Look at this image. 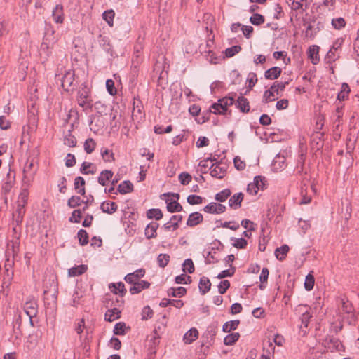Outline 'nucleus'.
<instances>
[{
	"label": "nucleus",
	"mask_w": 359,
	"mask_h": 359,
	"mask_svg": "<svg viewBox=\"0 0 359 359\" xmlns=\"http://www.w3.org/2000/svg\"><path fill=\"white\" fill-rule=\"evenodd\" d=\"M234 99L230 96H226L219 99L217 102L212 104L210 107V111L215 114H226L229 111L228 107L233 105Z\"/></svg>",
	"instance_id": "obj_1"
},
{
	"label": "nucleus",
	"mask_w": 359,
	"mask_h": 359,
	"mask_svg": "<svg viewBox=\"0 0 359 359\" xmlns=\"http://www.w3.org/2000/svg\"><path fill=\"white\" fill-rule=\"evenodd\" d=\"M323 345L331 352L337 351L341 352L344 351V347L341 342L337 338L328 336L323 341Z\"/></svg>",
	"instance_id": "obj_2"
},
{
	"label": "nucleus",
	"mask_w": 359,
	"mask_h": 359,
	"mask_svg": "<svg viewBox=\"0 0 359 359\" xmlns=\"http://www.w3.org/2000/svg\"><path fill=\"white\" fill-rule=\"evenodd\" d=\"M77 102L79 105L83 108L91 107L93 100L90 96V91L88 88L84 87L79 90Z\"/></svg>",
	"instance_id": "obj_3"
},
{
	"label": "nucleus",
	"mask_w": 359,
	"mask_h": 359,
	"mask_svg": "<svg viewBox=\"0 0 359 359\" xmlns=\"http://www.w3.org/2000/svg\"><path fill=\"white\" fill-rule=\"evenodd\" d=\"M24 311L30 319V323L33 325L32 318L37 314V303L33 297H28L24 304Z\"/></svg>",
	"instance_id": "obj_4"
},
{
	"label": "nucleus",
	"mask_w": 359,
	"mask_h": 359,
	"mask_svg": "<svg viewBox=\"0 0 359 359\" xmlns=\"http://www.w3.org/2000/svg\"><path fill=\"white\" fill-rule=\"evenodd\" d=\"M14 263L15 262L13 259H6V262L4 264L5 277L4 284L6 285L7 287L11 285L13 278L14 271L13 270V267L14 266Z\"/></svg>",
	"instance_id": "obj_5"
},
{
	"label": "nucleus",
	"mask_w": 359,
	"mask_h": 359,
	"mask_svg": "<svg viewBox=\"0 0 359 359\" xmlns=\"http://www.w3.org/2000/svg\"><path fill=\"white\" fill-rule=\"evenodd\" d=\"M226 172V166L222 162L212 163L210 166V175L212 177L222 179Z\"/></svg>",
	"instance_id": "obj_6"
},
{
	"label": "nucleus",
	"mask_w": 359,
	"mask_h": 359,
	"mask_svg": "<svg viewBox=\"0 0 359 359\" xmlns=\"http://www.w3.org/2000/svg\"><path fill=\"white\" fill-rule=\"evenodd\" d=\"M297 311L299 313H301L300 320L302 322V326L307 327L310 319L312 317L311 308L308 307L306 305H299L297 307Z\"/></svg>",
	"instance_id": "obj_7"
},
{
	"label": "nucleus",
	"mask_w": 359,
	"mask_h": 359,
	"mask_svg": "<svg viewBox=\"0 0 359 359\" xmlns=\"http://www.w3.org/2000/svg\"><path fill=\"white\" fill-rule=\"evenodd\" d=\"M226 206L215 202L210 203L204 207V212L210 214H222L226 211Z\"/></svg>",
	"instance_id": "obj_8"
},
{
	"label": "nucleus",
	"mask_w": 359,
	"mask_h": 359,
	"mask_svg": "<svg viewBox=\"0 0 359 359\" xmlns=\"http://www.w3.org/2000/svg\"><path fill=\"white\" fill-rule=\"evenodd\" d=\"M18 253V243L16 241H10L7 243L5 251L6 259H15Z\"/></svg>",
	"instance_id": "obj_9"
},
{
	"label": "nucleus",
	"mask_w": 359,
	"mask_h": 359,
	"mask_svg": "<svg viewBox=\"0 0 359 359\" xmlns=\"http://www.w3.org/2000/svg\"><path fill=\"white\" fill-rule=\"evenodd\" d=\"M74 81V72L71 70L67 71L61 79V86L65 90H68L69 88L73 84Z\"/></svg>",
	"instance_id": "obj_10"
},
{
	"label": "nucleus",
	"mask_w": 359,
	"mask_h": 359,
	"mask_svg": "<svg viewBox=\"0 0 359 359\" xmlns=\"http://www.w3.org/2000/svg\"><path fill=\"white\" fill-rule=\"evenodd\" d=\"M145 274V271L143 269H139L136 271H135L133 273L127 274L124 280L132 284L133 283H135L137 281H139L141 278H142Z\"/></svg>",
	"instance_id": "obj_11"
},
{
	"label": "nucleus",
	"mask_w": 359,
	"mask_h": 359,
	"mask_svg": "<svg viewBox=\"0 0 359 359\" xmlns=\"http://www.w3.org/2000/svg\"><path fill=\"white\" fill-rule=\"evenodd\" d=\"M104 126V123L101 116H95L90 123V128L95 133H98Z\"/></svg>",
	"instance_id": "obj_12"
},
{
	"label": "nucleus",
	"mask_w": 359,
	"mask_h": 359,
	"mask_svg": "<svg viewBox=\"0 0 359 359\" xmlns=\"http://www.w3.org/2000/svg\"><path fill=\"white\" fill-rule=\"evenodd\" d=\"M243 197L244 196L241 192L233 194L229 200V207L234 210L238 209L241 205Z\"/></svg>",
	"instance_id": "obj_13"
},
{
	"label": "nucleus",
	"mask_w": 359,
	"mask_h": 359,
	"mask_svg": "<svg viewBox=\"0 0 359 359\" xmlns=\"http://www.w3.org/2000/svg\"><path fill=\"white\" fill-rule=\"evenodd\" d=\"M132 284L133 285L129 290L132 294L140 293L142 290L149 288L150 286V283L146 280H139Z\"/></svg>",
	"instance_id": "obj_14"
},
{
	"label": "nucleus",
	"mask_w": 359,
	"mask_h": 359,
	"mask_svg": "<svg viewBox=\"0 0 359 359\" xmlns=\"http://www.w3.org/2000/svg\"><path fill=\"white\" fill-rule=\"evenodd\" d=\"M203 215L202 214L195 212L191 213L188 217L187 221V225L191 227L195 226L203 222Z\"/></svg>",
	"instance_id": "obj_15"
},
{
	"label": "nucleus",
	"mask_w": 359,
	"mask_h": 359,
	"mask_svg": "<svg viewBox=\"0 0 359 359\" xmlns=\"http://www.w3.org/2000/svg\"><path fill=\"white\" fill-rule=\"evenodd\" d=\"M198 337V332L196 328L192 327L189 330L183 337V341L186 344H190Z\"/></svg>",
	"instance_id": "obj_16"
},
{
	"label": "nucleus",
	"mask_w": 359,
	"mask_h": 359,
	"mask_svg": "<svg viewBox=\"0 0 359 359\" xmlns=\"http://www.w3.org/2000/svg\"><path fill=\"white\" fill-rule=\"evenodd\" d=\"M308 57L313 65H316L320 61L319 47L316 45L311 46L308 50Z\"/></svg>",
	"instance_id": "obj_17"
},
{
	"label": "nucleus",
	"mask_w": 359,
	"mask_h": 359,
	"mask_svg": "<svg viewBox=\"0 0 359 359\" xmlns=\"http://www.w3.org/2000/svg\"><path fill=\"white\" fill-rule=\"evenodd\" d=\"M159 224L156 222H151L147 226L144 230V234L147 238L151 239L156 237V230Z\"/></svg>",
	"instance_id": "obj_18"
},
{
	"label": "nucleus",
	"mask_w": 359,
	"mask_h": 359,
	"mask_svg": "<svg viewBox=\"0 0 359 359\" xmlns=\"http://www.w3.org/2000/svg\"><path fill=\"white\" fill-rule=\"evenodd\" d=\"M211 287V283L208 278L203 276L200 278L198 288L202 295L205 294Z\"/></svg>",
	"instance_id": "obj_19"
},
{
	"label": "nucleus",
	"mask_w": 359,
	"mask_h": 359,
	"mask_svg": "<svg viewBox=\"0 0 359 359\" xmlns=\"http://www.w3.org/2000/svg\"><path fill=\"white\" fill-rule=\"evenodd\" d=\"M235 104L241 112L248 113L250 111L249 102L247 98L242 95L238 97Z\"/></svg>",
	"instance_id": "obj_20"
},
{
	"label": "nucleus",
	"mask_w": 359,
	"mask_h": 359,
	"mask_svg": "<svg viewBox=\"0 0 359 359\" xmlns=\"http://www.w3.org/2000/svg\"><path fill=\"white\" fill-rule=\"evenodd\" d=\"M88 269L87 265L81 264L70 268L68 270V275L70 277H75L83 274Z\"/></svg>",
	"instance_id": "obj_21"
},
{
	"label": "nucleus",
	"mask_w": 359,
	"mask_h": 359,
	"mask_svg": "<svg viewBox=\"0 0 359 359\" xmlns=\"http://www.w3.org/2000/svg\"><path fill=\"white\" fill-rule=\"evenodd\" d=\"M113 175L114 173L111 170H102L100 172V176L98 177V183L102 186L107 185V182L113 177Z\"/></svg>",
	"instance_id": "obj_22"
},
{
	"label": "nucleus",
	"mask_w": 359,
	"mask_h": 359,
	"mask_svg": "<svg viewBox=\"0 0 359 359\" xmlns=\"http://www.w3.org/2000/svg\"><path fill=\"white\" fill-rule=\"evenodd\" d=\"M25 213V206L17 205V208L15 212L13 214V220L16 225H20L22 220Z\"/></svg>",
	"instance_id": "obj_23"
},
{
	"label": "nucleus",
	"mask_w": 359,
	"mask_h": 359,
	"mask_svg": "<svg viewBox=\"0 0 359 359\" xmlns=\"http://www.w3.org/2000/svg\"><path fill=\"white\" fill-rule=\"evenodd\" d=\"M341 304L342 311L344 312L345 313H347L350 316L351 321L355 320V313H353V307L352 306V304L349 301H344V299L341 300Z\"/></svg>",
	"instance_id": "obj_24"
},
{
	"label": "nucleus",
	"mask_w": 359,
	"mask_h": 359,
	"mask_svg": "<svg viewBox=\"0 0 359 359\" xmlns=\"http://www.w3.org/2000/svg\"><path fill=\"white\" fill-rule=\"evenodd\" d=\"M109 287L113 293L116 294H119L121 297L124 296L126 293L125 285L122 282L111 283L109 284Z\"/></svg>",
	"instance_id": "obj_25"
},
{
	"label": "nucleus",
	"mask_w": 359,
	"mask_h": 359,
	"mask_svg": "<svg viewBox=\"0 0 359 359\" xmlns=\"http://www.w3.org/2000/svg\"><path fill=\"white\" fill-rule=\"evenodd\" d=\"M281 72V68L278 67H273L265 72L264 76L266 79L273 80L279 77Z\"/></svg>",
	"instance_id": "obj_26"
},
{
	"label": "nucleus",
	"mask_w": 359,
	"mask_h": 359,
	"mask_svg": "<svg viewBox=\"0 0 359 359\" xmlns=\"http://www.w3.org/2000/svg\"><path fill=\"white\" fill-rule=\"evenodd\" d=\"M121 316V311L118 308H113L107 310L105 313L104 318L107 321L112 322L118 319Z\"/></svg>",
	"instance_id": "obj_27"
},
{
	"label": "nucleus",
	"mask_w": 359,
	"mask_h": 359,
	"mask_svg": "<svg viewBox=\"0 0 359 359\" xmlns=\"http://www.w3.org/2000/svg\"><path fill=\"white\" fill-rule=\"evenodd\" d=\"M52 16L56 23H62L63 22V8L62 5H56L53 11Z\"/></svg>",
	"instance_id": "obj_28"
},
{
	"label": "nucleus",
	"mask_w": 359,
	"mask_h": 359,
	"mask_svg": "<svg viewBox=\"0 0 359 359\" xmlns=\"http://www.w3.org/2000/svg\"><path fill=\"white\" fill-rule=\"evenodd\" d=\"M117 205L114 202H110V201H104L100 205V209L102 210V212L108 213V214H112L115 212L117 210Z\"/></svg>",
	"instance_id": "obj_29"
},
{
	"label": "nucleus",
	"mask_w": 359,
	"mask_h": 359,
	"mask_svg": "<svg viewBox=\"0 0 359 359\" xmlns=\"http://www.w3.org/2000/svg\"><path fill=\"white\" fill-rule=\"evenodd\" d=\"M214 161H216V159L210 157L201 160L198 163L199 171L202 173H206L208 170H210V166Z\"/></svg>",
	"instance_id": "obj_30"
},
{
	"label": "nucleus",
	"mask_w": 359,
	"mask_h": 359,
	"mask_svg": "<svg viewBox=\"0 0 359 359\" xmlns=\"http://www.w3.org/2000/svg\"><path fill=\"white\" fill-rule=\"evenodd\" d=\"M74 189L76 190L78 194L84 196L86 194L85 190V180L82 177H76L74 180Z\"/></svg>",
	"instance_id": "obj_31"
},
{
	"label": "nucleus",
	"mask_w": 359,
	"mask_h": 359,
	"mask_svg": "<svg viewBox=\"0 0 359 359\" xmlns=\"http://www.w3.org/2000/svg\"><path fill=\"white\" fill-rule=\"evenodd\" d=\"M80 170L81 173L84 175L95 174L96 172V167L92 163L83 162Z\"/></svg>",
	"instance_id": "obj_32"
},
{
	"label": "nucleus",
	"mask_w": 359,
	"mask_h": 359,
	"mask_svg": "<svg viewBox=\"0 0 359 359\" xmlns=\"http://www.w3.org/2000/svg\"><path fill=\"white\" fill-rule=\"evenodd\" d=\"M167 210L170 212H179L182 210V206L177 201H166Z\"/></svg>",
	"instance_id": "obj_33"
},
{
	"label": "nucleus",
	"mask_w": 359,
	"mask_h": 359,
	"mask_svg": "<svg viewBox=\"0 0 359 359\" xmlns=\"http://www.w3.org/2000/svg\"><path fill=\"white\" fill-rule=\"evenodd\" d=\"M133 184L130 181L126 180V181L122 182L118 185V191L121 194H125L131 192L133 191Z\"/></svg>",
	"instance_id": "obj_34"
},
{
	"label": "nucleus",
	"mask_w": 359,
	"mask_h": 359,
	"mask_svg": "<svg viewBox=\"0 0 359 359\" xmlns=\"http://www.w3.org/2000/svg\"><path fill=\"white\" fill-rule=\"evenodd\" d=\"M187 292V290L183 287H178L177 288L170 287L168 290V294L174 297H181L184 296Z\"/></svg>",
	"instance_id": "obj_35"
},
{
	"label": "nucleus",
	"mask_w": 359,
	"mask_h": 359,
	"mask_svg": "<svg viewBox=\"0 0 359 359\" xmlns=\"http://www.w3.org/2000/svg\"><path fill=\"white\" fill-rule=\"evenodd\" d=\"M288 251H289L288 245H283L281 247L276 249L275 255L278 260L283 261V259H285V256H286L287 253L288 252Z\"/></svg>",
	"instance_id": "obj_36"
},
{
	"label": "nucleus",
	"mask_w": 359,
	"mask_h": 359,
	"mask_svg": "<svg viewBox=\"0 0 359 359\" xmlns=\"http://www.w3.org/2000/svg\"><path fill=\"white\" fill-rule=\"evenodd\" d=\"M240 324V320H234L226 322L222 327V330L224 332H230L232 330H236Z\"/></svg>",
	"instance_id": "obj_37"
},
{
	"label": "nucleus",
	"mask_w": 359,
	"mask_h": 359,
	"mask_svg": "<svg viewBox=\"0 0 359 359\" xmlns=\"http://www.w3.org/2000/svg\"><path fill=\"white\" fill-rule=\"evenodd\" d=\"M240 337L238 332H233L226 335L224 339V344L226 346H231L234 344Z\"/></svg>",
	"instance_id": "obj_38"
},
{
	"label": "nucleus",
	"mask_w": 359,
	"mask_h": 359,
	"mask_svg": "<svg viewBox=\"0 0 359 359\" xmlns=\"http://www.w3.org/2000/svg\"><path fill=\"white\" fill-rule=\"evenodd\" d=\"M115 13L112 9L107 10L102 13V18L110 27L114 25Z\"/></svg>",
	"instance_id": "obj_39"
},
{
	"label": "nucleus",
	"mask_w": 359,
	"mask_h": 359,
	"mask_svg": "<svg viewBox=\"0 0 359 359\" xmlns=\"http://www.w3.org/2000/svg\"><path fill=\"white\" fill-rule=\"evenodd\" d=\"M291 2V8L292 10H304L307 7V0H288Z\"/></svg>",
	"instance_id": "obj_40"
},
{
	"label": "nucleus",
	"mask_w": 359,
	"mask_h": 359,
	"mask_svg": "<svg viewBox=\"0 0 359 359\" xmlns=\"http://www.w3.org/2000/svg\"><path fill=\"white\" fill-rule=\"evenodd\" d=\"M29 197V191L27 189H23L18 196V200L17 202V205L25 206L27 203Z\"/></svg>",
	"instance_id": "obj_41"
},
{
	"label": "nucleus",
	"mask_w": 359,
	"mask_h": 359,
	"mask_svg": "<svg viewBox=\"0 0 359 359\" xmlns=\"http://www.w3.org/2000/svg\"><path fill=\"white\" fill-rule=\"evenodd\" d=\"M273 170L275 172H278L280 170H282L285 168V162L283 158H281L280 157H276L273 160V163L272 165Z\"/></svg>",
	"instance_id": "obj_42"
},
{
	"label": "nucleus",
	"mask_w": 359,
	"mask_h": 359,
	"mask_svg": "<svg viewBox=\"0 0 359 359\" xmlns=\"http://www.w3.org/2000/svg\"><path fill=\"white\" fill-rule=\"evenodd\" d=\"M350 90H351L349 86L347 83H344L341 85V91L337 95V100H344L345 99H346L348 97Z\"/></svg>",
	"instance_id": "obj_43"
},
{
	"label": "nucleus",
	"mask_w": 359,
	"mask_h": 359,
	"mask_svg": "<svg viewBox=\"0 0 359 359\" xmlns=\"http://www.w3.org/2000/svg\"><path fill=\"white\" fill-rule=\"evenodd\" d=\"M147 216L149 219L159 220L163 217V213L160 209H149L147 212Z\"/></svg>",
	"instance_id": "obj_44"
},
{
	"label": "nucleus",
	"mask_w": 359,
	"mask_h": 359,
	"mask_svg": "<svg viewBox=\"0 0 359 359\" xmlns=\"http://www.w3.org/2000/svg\"><path fill=\"white\" fill-rule=\"evenodd\" d=\"M231 190L225 189L215 195V200L219 202H224L231 196Z\"/></svg>",
	"instance_id": "obj_45"
},
{
	"label": "nucleus",
	"mask_w": 359,
	"mask_h": 359,
	"mask_svg": "<svg viewBox=\"0 0 359 359\" xmlns=\"http://www.w3.org/2000/svg\"><path fill=\"white\" fill-rule=\"evenodd\" d=\"M96 143L93 138H88L84 142V150L87 154H91L95 149Z\"/></svg>",
	"instance_id": "obj_46"
},
{
	"label": "nucleus",
	"mask_w": 359,
	"mask_h": 359,
	"mask_svg": "<svg viewBox=\"0 0 359 359\" xmlns=\"http://www.w3.org/2000/svg\"><path fill=\"white\" fill-rule=\"evenodd\" d=\"M33 167V163L32 162H29V163H27V164L25 165V168H24V180H29L30 178H32L34 175V172H32V168Z\"/></svg>",
	"instance_id": "obj_47"
},
{
	"label": "nucleus",
	"mask_w": 359,
	"mask_h": 359,
	"mask_svg": "<svg viewBox=\"0 0 359 359\" xmlns=\"http://www.w3.org/2000/svg\"><path fill=\"white\" fill-rule=\"evenodd\" d=\"M80 245H85L88 243V234L84 229H80L77 233Z\"/></svg>",
	"instance_id": "obj_48"
},
{
	"label": "nucleus",
	"mask_w": 359,
	"mask_h": 359,
	"mask_svg": "<svg viewBox=\"0 0 359 359\" xmlns=\"http://www.w3.org/2000/svg\"><path fill=\"white\" fill-rule=\"evenodd\" d=\"M64 144L70 147H74L76 145V139L69 131L65 136Z\"/></svg>",
	"instance_id": "obj_49"
},
{
	"label": "nucleus",
	"mask_w": 359,
	"mask_h": 359,
	"mask_svg": "<svg viewBox=\"0 0 359 359\" xmlns=\"http://www.w3.org/2000/svg\"><path fill=\"white\" fill-rule=\"evenodd\" d=\"M126 323L123 322H119L114 326V334L115 335H124L126 334Z\"/></svg>",
	"instance_id": "obj_50"
},
{
	"label": "nucleus",
	"mask_w": 359,
	"mask_h": 359,
	"mask_svg": "<svg viewBox=\"0 0 359 359\" xmlns=\"http://www.w3.org/2000/svg\"><path fill=\"white\" fill-rule=\"evenodd\" d=\"M83 202V200L78 196H73L69 198L67 205L71 208H74L79 206Z\"/></svg>",
	"instance_id": "obj_51"
},
{
	"label": "nucleus",
	"mask_w": 359,
	"mask_h": 359,
	"mask_svg": "<svg viewBox=\"0 0 359 359\" xmlns=\"http://www.w3.org/2000/svg\"><path fill=\"white\" fill-rule=\"evenodd\" d=\"M182 270L184 272L192 273L194 271V262L191 259H187L184 260L182 264Z\"/></svg>",
	"instance_id": "obj_52"
},
{
	"label": "nucleus",
	"mask_w": 359,
	"mask_h": 359,
	"mask_svg": "<svg viewBox=\"0 0 359 359\" xmlns=\"http://www.w3.org/2000/svg\"><path fill=\"white\" fill-rule=\"evenodd\" d=\"M275 93L276 92L273 91V90H272L271 87L269 89L266 90L264 92V96H263L264 102L268 103V102L275 100H276Z\"/></svg>",
	"instance_id": "obj_53"
},
{
	"label": "nucleus",
	"mask_w": 359,
	"mask_h": 359,
	"mask_svg": "<svg viewBox=\"0 0 359 359\" xmlns=\"http://www.w3.org/2000/svg\"><path fill=\"white\" fill-rule=\"evenodd\" d=\"M170 261V256L168 254H160L158 256L157 262L160 267H165Z\"/></svg>",
	"instance_id": "obj_54"
},
{
	"label": "nucleus",
	"mask_w": 359,
	"mask_h": 359,
	"mask_svg": "<svg viewBox=\"0 0 359 359\" xmlns=\"http://www.w3.org/2000/svg\"><path fill=\"white\" fill-rule=\"evenodd\" d=\"M82 212L81 209L74 210L69 219V222L72 223H79L82 217Z\"/></svg>",
	"instance_id": "obj_55"
},
{
	"label": "nucleus",
	"mask_w": 359,
	"mask_h": 359,
	"mask_svg": "<svg viewBox=\"0 0 359 359\" xmlns=\"http://www.w3.org/2000/svg\"><path fill=\"white\" fill-rule=\"evenodd\" d=\"M217 227L228 228L231 230L236 231L239 229L240 225L238 222L235 221H230L221 223V224L217 225Z\"/></svg>",
	"instance_id": "obj_56"
},
{
	"label": "nucleus",
	"mask_w": 359,
	"mask_h": 359,
	"mask_svg": "<svg viewBox=\"0 0 359 359\" xmlns=\"http://www.w3.org/2000/svg\"><path fill=\"white\" fill-rule=\"evenodd\" d=\"M250 21L255 25H259L264 22V18L261 14L255 13L250 17Z\"/></svg>",
	"instance_id": "obj_57"
},
{
	"label": "nucleus",
	"mask_w": 359,
	"mask_h": 359,
	"mask_svg": "<svg viewBox=\"0 0 359 359\" xmlns=\"http://www.w3.org/2000/svg\"><path fill=\"white\" fill-rule=\"evenodd\" d=\"M252 184L255 185V187L258 191L259 189L262 190L265 187V178L262 176H256Z\"/></svg>",
	"instance_id": "obj_58"
},
{
	"label": "nucleus",
	"mask_w": 359,
	"mask_h": 359,
	"mask_svg": "<svg viewBox=\"0 0 359 359\" xmlns=\"http://www.w3.org/2000/svg\"><path fill=\"white\" fill-rule=\"evenodd\" d=\"M231 240H233L234 241L233 243L232 244L233 246L236 248L243 249V248H245V247L248 245L247 241L243 238H231Z\"/></svg>",
	"instance_id": "obj_59"
},
{
	"label": "nucleus",
	"mask_w": 359,
	"mask_h": 359,
	"mask_svg": "<svg viewBox=\"0 0 359 359\" xmlns=\"http://www.w3.org/2000/svg\"><path fill=\"white\" fill-rule=\"evenodd\" d=\"M101 155L105 162H111L114 160V153L108 149L102 150Z\"/></svg>",
	"instance_id": "obj_60"
},
{
	"label": "nucleus",
	"mask_w": 359,
	"mask_h": 359,
	"mask_svg": "<svg viewBox=\"0 0 359 359\" xmlns=\"http://www.w3.org/2000/svg\"><path fill=\"white\" fill-rule=\"evenodd\" d=\"M332 25L334 29H340L346 25L345 20L343 18H337L332 20Z\"/></svg>",
	"instance_id": "obj_61"
},
{
	"label": "nucleus",
	"mask_w": 359,
	"mask_h": 359,
	"mask_svg": "<svg viewBox=\"0 0 359 359\" xmlns=\"http://www.w3.org/2000/svg\"><path fill=\"white\" fill-rule=\"evenodd\" d=\"M241 50L240 46H233L231 48H226L225 50V55L227 57H231L236 54L238 53Z\"/></svg>",
	"instance_id": "obj_62"
},
{
	"label": "nucleus",
	"mask_w": 359,
	"mask_h": 359,
	"mask_svg": "<svg viewBox=\"0 0 359 359\" xmlns=\"http://www.w3.org/2000/svg\"><path fill=\"white\" fill-rule=\"evenodd\" d=\"M314 286V278L312 275L309 274L306 276L304 287L308 291L311 290Z\"/></svg>",
	"instance_id": "obj_63"
},
{
	"label": "nucleus",
	"mask_w": 359,
	"mask_h": 359,
	"mask_svg": "<svg viewBox=\"0 0 359 359\" xmlns=\"http://www.w3.org/2000/svg\"><path fill=\"white\" fill-rule=\"evenodd\" d=\"M217 332V327L214 325H211L208 327L206 330V335L208 338H210L211 340H213L215 337L216 336Z\"/></svg>",
	"instance_id": "obj_64"
}]
</instances>
